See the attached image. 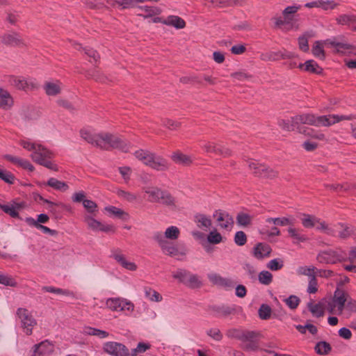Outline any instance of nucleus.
<instances>
[{"mask_svg":"<svg viewBox=\"0 0 356 356\" xmlns=\"http://www.w3.org/2000/svg\"><path fill=\"white\" fill-rule=\"evenodd\" d=\"M111 257L124 268L134 271L137 269V266L135 263L129 261L126 259L125 257L121 253V250L116 249L112 251Z\"/></svg>","mask_w":356,"mask_h":356,"instance_id":"nucleus-16","label":"nucleus"},{"mask_svg":"<svg viewBox=\"0 0 356 356\" xmlns=\"http://www.w3.org/2000/svg\"><path fill=\"white\" fill-rule=\"evenodd\" d=\"M288 232L290 234V236L293 238L294 243H303L307 241L308 239L306 235L300 234L295 228H289Z\"/></svg>","mask_w":356,"mask_h":356,"instance_id":"nucleus-38","label":"nucleus"},{"mask_svg":"<svg viewBox=\"0 0 356 356\" xmlns=\"http://www.w3.org/2000/svg\"><path fill=\"white\" fill-rule=\"evenodd\" d=\"M74 46L76 45L78 47H76V49L78 50H81V49L83 50L85 54L90 58L94 60V62L97 63L99 60V58H100L99 54L93 49L88 48V47L83 48L81 44H77V43H74Z\"/></svg>","mask_w":356,"mask_h":356,"instance_id":"nucleus-42","label":"nucleus"},{"mask_svg":"<svg viewBox=\"0 0 356 356\" xmlns=\"http://www.w3.org/2000/svg\"><path fill=\"white\" fill-rule=\"evenodd\" d=\"M300 8V6H287L282 12L283 18L291 23L293 20V15Z\"/></svg>","mask_w":356,"mask_h":356,"instance_id":"nucleus-36","label":"nucleus"},{"mask_svg":"<svg viewBox=\"0 0 356 356\" xmlns=\"http://www.w3.org/2000/svg\"><path fill=\"white\" fill-rule=\"evenodd\" d=\"M80 136L88 143L104 150L118 149L123 152H127L131 147V143L124 138L110 133L93 134L87 130L81 129Z\"/></svg>","mask_w":356,"mask_h":356,"instance_id":"nucleus-1","label":"nucleus"},{"mask_svg":"<svg viewBox=\"0 0 356 356\" xmlns=\"http://www.w3.org/2000/svg\"><path fill=\"white\" fill-rule=\"evenodd\" d=\"M13 104V99L10 94L3 89H0V107L8 109Z\"/></svg>","mask_w":356,"mask_h":356,"instance_id":"nucleus-32","label":"nucleus"},{"mask_svg":"<svg viewBox=\"0 0 356 356\" xmlns=\"http://www.w3.org/2000/svg\"><path fill=\"white\" fill-rule=\"evenodd\" d=\"M54 350V344L48 340H44L35 344L28 354V356H49Z\"/></svg>","mask_w":356,"mask_h":356,"instance_id":"nucleus-11","label":"nucleus"},{"mask_svg":"<svg viewBox=\"0 0 356 356\" xmlns=\"http://www.w3.org/2000/svg\"><path fill=\"white\" fill-rule=\"evenodd\" d=\"M149 348H150L149 344L140 342L138 343L136 348L132 349L131 351L129 352V355L136 356L139 353H145Z\"/></svg>","mask_w":356,"mask_h":356,"instance_id":"nucleus-55","label":"nucleus"},{"mask_svg":"<svg viewBox=\"0 0 356 356\" xmlns=\"http://www.w3.org/2000/svg\"><path fill=\"white\" fill-rule=\"evenodd\" d=\"M227 337L241 341V348L245 351L255 352L260 350L261 334L256 331L232 329L227 332ZM261 350H264L261 349Z\"/></svg>","mask_w":356,"mask_h":356,"instance_id":"nucleus-4","label":"nucleus"},{"mask_svg":"<svg viewBox=\"0 0 356 356\" xmlns=\"http://www.w3.org/2000/svg\"><path fill=\"white\" fill-rule=\"evenodd\" d=\"M315 350L318 355H327L332 350L330 344L326 341H319L315 346Z\"/></svg>","mask_w":356,"mask_h":356,"instance_id":"nucleus-40","label":"nucleus"},{"mask_svg":"<svg viewBox=\"0 0 356 356\" xmlns=\"http://www.w3.org/2000/svg\"><path fill=\"white\" fill-rule=\"evenodd\" d=\"M355 118H356V117L354 115H328L316 116L311 113H303L292 117V122H293V124H296L297 131L299 133L306 134L307 131L312 130L309 128L301 127V124H308L315 127H329L341 120H351Z\"/></svg>","mask_w":356,"mask_h":356,"instance_id":"nucleus-2","label":"nucleus"},{"mask_svg":"<svg viewBox=\"0 0 356 356\" xmlns=\"http://www.w3.org/2000/svg\"><path fill=\"white\" fill-rule=\"evenodd\" d=\"M83 206L86 209V210L90 214L95 215V213L97 211V205L92 200L86 199V200L83 201Z\"/></svg>","mask_w":356,"mask_h":356,"instance_id":"nucleus-58","label":"nucleus"},{"mask_svg":"<svg viewBox=\"0 0 356 356\" xmlns=\"http://www.w3.org/2000/svg\"><path fill=\"white\" fill-rule=\"evenodd\" d=\"M253 220V216L250 215L248 213H245L243 211L238 212L236 217V223L238 226L241 227H248L252 225Z\"/></svg>","mask_w":356,"mask_h":356,"instance_id":"nucleus-28","label":"nucleus"},{"mask_svg":"<svg viewBox=\"0 0 356 356\" xmlns=\"http://www.w3.org/2000/svg\"><path fill=\"white\" fill-rule=\"evenodd\" d=\"M340 227L342 230L339 231L338 236L342 239L348 238L354 232L353 227L342 223H338L335 227Z\"/></svg>","mask_w":356,"mask_h":356,"instance_id":"nucleus-39","label":"nucleus"},{"mask_svg":"<svg viewBox=\"0 0 356 356\" xmlns=\"http://www.w3.org/2000/svg\"><path fill=\"white\" fill-rule=\"evenodd\" d=\"M307 307L312 315L315 317L319 318L324 315L325 306L322 302L314 304L313 302H309L307 304Z\"/></svg>","mask_w":356,"mask_h":356,"instance_id":"nucleus-30","label":"nucleus"},{"mask_svg":"<svg viewBox=\"0 0 356 356\" xmlns=\"http://www.w3.org/2000/svg\"><path fill=\"white\" fill-rule=\"evenodd\" d=\"M104 350L113 356H129V349L122 343L108 341L104 344Z\"/></svg>","mask_w":356,"mask_h":356,"instance_id":"nucleus-12","label":"nucleus"},{"mask_svg":"<svg viewBox=\"0 0 356 356\" xmlns=\"http://www.w3.org/2000/svg\"><path fill=\"white\" fill-rule=\"evenodd\" d=\"M336 22L339 25L350 26L353 31H356V15L353 13L339 15L336 18Z\"/></svg>","mask_w":356,"mask_h":356,"instance_id":"nucleus-18","label":"nucleus"},{"mask_svg":"<svg viewBox=\"0 0 356 356\" xmlns=\"http://www.w3.org/2000/svg\"><path fill=\"white\" fill-rule=\"evenodd\" d=\"M301 222L305 228H312L317 222H319V218L315 216L302 213L301 215Z\"/></svg>","mask_w":356,"mask_h":356,"instance_id":"nucleus-29","label":"nucleus"},{"mask_svg":"<svg viewBox=\"0 0 356 356\" xmlns=\"http://www.w3.org/2000/svg\"><path fill=\"white\" fill-rule=\"evenodd\" d=\"M234 242L239 246L244 245L247 242V236L243 231H238L234 236Z\"/></svg>","mask_w":356,"mask_h":356,"instance_id":"nucleus-62","label":"nucleus"},{"mask_svg":"<svg viewBox=\"0 0 356 356\" xmlns=\"http://www.w3.org/2000/svg\"><path fill=\"white\" fill-rule=\"evenodd\" d=\"M164 233L166 238L175 240L178 238L180 232L178 227L175 226H170L166 229Z\"/></svg>","mask_w":356,"mask_h":356,"instance_id":"nucleus-51","label":"nucleus"},{"mask_svg":"<svg viewBox=\"0 0 356 356\" xmlns=\"http://www.w3.org/2000/svg\"><path fill=\"white\" fill-rule=\"evenodd\" d=\"M195 222L200 229L207 230L211 226V219L204 214L197 213L195 216Z\"/></svg>","mask_w":356,"mask_h":356,"instance_id":"nucleus-26","label":"nucleus"},{"mask_svg":"<svg viewBox=\"0 0 356 356\" xmlns=\"http://www.w3.org/2000/svg\"><path fill=\"white\" fill-rule=\"evenodd\" d=\"M42 291L49 292V293H56V294H59V295L70 296H74V293L69 290L62 289L60 288H56V287L49 286L42 287Z\"/></svg>","mask_w":356,"mask_h":356,"instance_id":"nucleus-45","label":"nucleus"},{"mask_svg":"<svg viewBox=\"0 0 356 356\" xmlns=\"http://www.w3.org/2000/svg\"><path fill=\"white\" fill-rule=\"evenodd\" d=\"M43 88L47 95L56 96L61 92V83L59 81L56 82L46 81L44 83Z\"/></svg>","mask_w":356,"mask_h":356,"instance_id":"nucleus-22","label":"nucleus"},{"mask_svg":"<svg viewBox=\"0 0 356 356\" xmlns=\"http://www.w3.org/2000/svg\"><path fill=\"white\" fill-rule=\"evenodd\" d=\"M316 268L311 266H300L297 269V273L300 275H306L308 276L310 279L312 276H316Z\"/></svg>","mask_w":356,"mask_h":356,"instance_id":"nucleus-43","label":"nucleus"},{"mask_svg":"<svg viewBox=\"0 0 356 356\" xmlns=\"http://www.w3.org/2000/svg\"><path fill=\"white\" fill-rule=\"evenodd\" d=\"M37 325L38 323L34 316L26 309H24V334H32L33 329Z\"/></svg>","mask_w":356,"mask_h":356,"instance_id":"nucleus-17","label":"nucleus"},{"mask_svg":"<svg viewBox=\"0 0 356 356\" xmlns=\"http://www.w3.org/2000/svg\"><path fill=\"white\" fill-rule=\"evenodd\" d=\"M258 279L261 284L268 285L273 281V275L267 270H263L259 274Z\"/></svg>","mask_w":356,"mask_h":356,"instance_id":"nucleus-52","label":"nucleus"},{"mask_svg":"<svg viewBox=\"0 0 356 356\" xmlns=\"http://www.w3.org/2000/svg\"><path fill=\"white\" fill-rule=\"evenodd\" d=\"M326 187L330 190L334 191H347L351 189V184L348 183H344L343 184H327Z\"/></svg>","mask_w":356,"mask_h":356,"instance_id":"nucleus-59","label":"nucleus"},{"mask_svg":"<svg viewBox=\"0 0 356 356\" xmlns=\"http://www.w3.org/2000/svg\"><path fill=\"white\" fill-rule=\"evenodd\" d=\"M122 302V298H108L106 302V305L107 307L111 309V310L118 311L119 304H121Z\"/></svg>","mask_w":356,"mask_h":356,"instance_id":"nucleus-57","label":"nucleus"},{"mask_svg":"<svg viewBox=\"0 0 356 356\" xmlns=\"http://www.w3.org/2000/svg\"><path fill=\"white\" fill-rule=\"evenodd\" d=\"M202 283L200 280H199L197 275L191 274L190 273L189 275L188 276V278L186 280V282L185 283V285L190 288H198L201 286Z\"/></svg>","mask_w":356,"mask_h":356,"instance_id":"nucleus-49","label":"nucleus"},{"mask_svg":"<svg viewBox=\"0 0 356 356\" xmlns=\"http://www.w3.org/2000/svg\"><path fill=\"white\" fill-rule=\"evenodd\" d=\"M24 149L31 152L30 156L35 163L53 171H58V165L52 161L55 154L51 150L30 139L24 140Z\"/></svg>","mask_w":356,"mask_h":356,"instance_id":"nucleus-3","label":"nucleus"},{"mask_svg":"<svg viewBox=\"0 0 356 356\" xmlns=\"http://www.w3.org/2000/svg\"><path fill=\"white\" fill-rule=\"evenodd\" d=\"M49 218L47 214L41 213L38 216V218L35 220L32 218H26V221L31 225L37 227V224L46 223L48 222Z\"/></svg>","mask_w":356,"mask_h":356,"instance_id":"nucleus-50","label":"nucleus"},{"mask_svg":"<svg viewBox=\"0 0 356 356\" xmlns=\"http://www.w3.org/2000/svg\"><path fill=\"white\" fill-rule=\"evenodd\" d=\"M286 305L291 309H295L298 307L300 300V298L294 295L290 296L288 298L284 300Z\"/></svg>","mask_w":356,"mask_h":356,"instance_id":"nucleus-63","label":"nucleus"},{"mask_svg":"<svg viewBox=\"0 0 356 356\" xmlns=\"http://www.w3.org/2000/svg\"><path fill=\"white\" fill-rule=\"evenodd\" d=\"M283 266V261L281 259H272L267 264V268L271 270H280Z\"/></svg>","mask_w":356,"mask_h":356,"instance_id":"nucleus-64","label":"nucleus"},{"mask_svg":"<svg viewBox=\"0 0 356 356\" xmlns=\"http://www.w3.org/2000/svg\"><path fill=\"white\" fill-rule=\"evenodd\" d=\"M238 309H241L240 307L236 305L232 306H214L213 310L216 313L218 316L227 317L229 315L236 313Z\"/></svg>","mask_w":356,"mask_h":356,"instance_id":"nucleus-21","label":"nucleus"},{"mask_svg":"<svg viewBox=\"0 0 356 356\" xmlns=\"http://www.w3.org/2000/svg\"><path fill=\"white\" fill-rule=\"evenodd\" d=\"M161 249L165 254L170 257L186 254L185 252H179L175 245L168 241L161 247Z\"/></svg>","mask_w":356,"mask_h":356,"instance_id":"nucleus-25","label":"nucleus"},{"mask_svg":"<svg viewBox=\"0 0 356 356\" xmlns=\"http://www.w3.org/2000/svg\"><path fill=\"white\" fill-rule=\"evenodd\" d=\"M40 111L38 108L31 106L28 107L26 113L25 118L28 120H35L40 118Z\"/></svg>","mask_w":356,"mask_h":356,"instance_id":"nucleus-44","label":"nucleus"},{"mask_svg":"<svg viewBox=\"0 0 356 356\" xmlns=\"http://www.w3.org/2000/svg\"><path fill=\"white\" fill-rule=\"evenodd\" d=\"M142 190L148 195V201L150 202L161 204L167 207L176 205V199L167 190L154 186H145Z\"/></svg>","mask_w":356,"mask_h":356,"instance_id":"nucleus-6","label":"nucleus"},{"mask_svg":"<svg viewBox=\"0 0 356 356\" xmlns=\"http://www.w3.org/2000/svg\"><path fill=\"white\" fill-rule=\"evenodd\" d=\"M266 222L273 223L276 225L280 226H286V225H293L294 224V219L289 218L286 217L283 218H268L266 219Z\"/></svg>","mask_w":356,"mask_h":356,"instance_id":"nucleus-34","label":"nucleus"},{"mask_svg":"<svg viewBox=\"0 0 356 356\" xmlns=\"http://www.w3.org/2000/svg\"><path fill=\"white\" fill-rule=\"evenodd\" d=\"M346 259V253L341 249L320 250L316 255L317 261L323 264H335Z\"/></svg>","mask_w":356,"mask_h":356,"instance_id":"nucleus-8","label":"nucleus"},{"mask_svg":"<svg viewBox=\"0 0 356 356\" xmlns=\"http://www.w3.org/2000/svg\"><path fill=\"white\" fill-rule=\"evenodd\" d=\"M219 145L211 141H203L201 145L202 149L207 153H213L217 154Z\"/></svg>","mask_w":356,"mask_h":356,"instance_id":"nucleus-47","label":"nucleus"},{"mask_svg":"<svg viewBox=\"0 0 356 356\" xmlns=\"http://www.w3.org/2000/svg\"><path fill=\"white\" fill-rule=\"evenodd\" d=\"M298 67L300 69H303L305 71L316 74H321L323 72V68L321 67L314 60H309L305 63H300L298 65Z\"/></svg>","mask_w":356,"mask_h":356,"instance_id":"nucleus-24","label":"nucleus"},{"mask_svg":"<svg viewBox=\"0 0 356 356\" xmlns=\"http://www.w3.org/2000/svg\"><path fill=\"white\" fill-rule=\"evenodd\" d=\"M135 0H111L108 3L112 6L118 5L121 6L122 9H127L135 7Z\"/></svg>","mask_w":356,"mask_h":356,"instance_id":"nucleus-41","label":"nucleus"},{"mask_svg":"<svg viewBox=\"0 0 356 356\" xmlns=\"http://www.w3.org/2000/svg\"><path fill=\"white\" fill-rule=\"evenodd\" d=\"M105 210L119 218H124V216H128L123 210L113 206L107 207Z\"/></svg>","mask_w":356,"mask_h":356,"instance_id":"nucleus-61","label":"nucleus"},{"mask_svg":"<svg viewBox=\"0 0 356 356\" xmlns=\"http://www.w3.org/2000/svg\"><path fill=\"white\" fill-rule=\"evenodd\" d=\"M349 296L350 295L347 291L342 288L337 286L332 300L327 303V309L330 313H334L336 309L337 313L341 314L344 309Z\"/></svg>","mask_w":356,"mask_h":356,"instance_id":"nucleus-9","label":"nucleus"},{"mask_svg":"<svg viewBox=\"0 0 356 356\" xmlns=\"http://www.w3.org/2000/svg\"><path fill=\"white\" fill-rule=\"evenodd\" d=\"M324 46L334 47L336 51L342 54H353L356 55V48L346 42L339 40V38H332L325 40L316 41L312 47V54L319 59L324 60L325 57Z\"/></svg>","mask_w":356,"mask_h":356,"instance_id":"nucleus-5","label":"nucleus"},{"mask_svg":"<svg viewBox=\"0 0 356 356\" xmlns=\"http://www.w3.org/2000/svg\"><path fill=\"white\" fill-rule=\"evenodd\" d=\"M117 195L120 197L123 198L124 200H125L129 202H135L137 199L136 195H135L131 192L125 191L123 190H118Z\"/></svg>","mask_w":356,"mask_h":356,"instance_id":"nucleus-56","label":"nucleus"},{"mask_svg":"<svg viewBox=\"0 0 356 356\" xmlns=\"http://www.w3.org/2000/svg\"><path fill=\"white\" fill-rule=\"evenodd\" d=\"M20 35L16 33H7L1 37V42L10 46H17L20 43Z\"/></svg>","mask_w":356,"mask_h":356,"instance_id":"nucleus-27","label":"nucleus"},{"mask_svg":"<svg viewBox=\"0 0 356 356\" xmlns=\"http://www.w3.org/2000/svg\"><path fill=\"white\" fill-rule=\"evenodd\" d=\"M213 218H216L222 229H228L234 225V218L227 211L216 210L213 213Z\"/></svg>","mask_w":356,"mask_h":356,"instance_id":"nucleus-14","label":"nucleus"},{"mask_svg":"<svg viewBox=\"0 0 356 356\" xmlns=\"http://www.w3.org/2000/svg\"><path fill=\"white\" fill-rule=\"evenodd\" d=\"M271 308L266 304H262L259 309V316L262 320H267L270 318L271 315Z\"/></svg>","mask_w":356,"mask_h":356,"instance_id":"nucleus-53","label":"nucleus"},{"mask_svg":"<svg viewBox=\"0 0 356 356\" xmlns=\"http://www.w3.org/2000/svg\"><path fill=\"white\" fill-rule=\"evenodd\" d=\"M172 159L176 163L188 165L191 163V158L181 152H175L172 155Z\"/></svg>","mask_w":356,"mask_h":356,"instance_id":"nucleus-35","label":"nucleus"},{"mask_svg":"<svg viewBox=\"0 0 356 356\" xmlns=\"http://www.w3.org/2000/svg\"><path fill=\"white\" fill-rule=\"evenodd\" d=\"M134 155L143 164L157 171H166L169 168L165 159L148 150L139 149L135 152Z\"/></svg>","mask_w":356,"mask_h":356,"instance_id":"nucleus-7","label":"nucleus"},{"mask_svg":"<svg viewBox=\"0 0 356 356\" xmlns=\"http://www.w3.org/2000/svg\"><path fill=\"white\" fill-rule=\"evenodd\" d=\"M278 125L284 130L286 131H294L297 130V126L296 124H293V122H292V118H291V121L286 120H278Z\"/></svg>","mask_w":356,"mask_h":356,"instance_id":"nucleus-54","label":"nucleus"},{"mask_svg":"<svg viewBox=\"0 0 356 356\" xmlns=\"http://www.w3.org/2000/svg\"><path fill=\"white\" fill-rule=\"evenodd\" d=\"M271 250V248L268 244L259 243L253 248V255L257 259H262L268 257Z\"/></svg>","mask_w":356,"mask_h":356,"instance_id":"nucleus-19","label":"nucleus"},{"mask_svg":"<svg viewBox=\"0 0 356 356\" xmlns=\"http://www.w3.org/2000/svg\"><path fill=\"white\" fill-rule=\"evenodd\" d=\"M207 240L210 243L218 244L222 241V236L215 229L208 234Z\"/></svg>","mask_w":356,"mask_h":356,"instance_id":"nucleus-60","label":"nucleus"},{"mask_svg":"<svg viewBox=\"0 0 356 356\" xmlns=\"http://www.w3.org/2000/svg\"><path fill=\"white\" fill-rule=\"evenodd\" d=\"M211 2L218 7L241 6L243 0H211Z\"/></svg>","mask_w":356,"mask_h":356,"instance_id":"nucleus-37","label":"nucleus"},{"mask_svg":"<svg viewBox=\"0 0 356 356\" xmlns=\"http://www.w3.org/2000/svg\"><path fill=\"white\" fill-rule=\"evenodd\" d=\"M208 279L213 284L226 289H231L234 286V283L231 279L223 277L217 273L208 274Z\"/></svg>","mask_w":356,"mask_h":356,"instance_id":"nucleus-15","label":"nucleus"},{"mask_svg":"<svg viewBox=\"0 0 356 356\" xmlns=\"http://www.w3.org/2000/svg\"><path fill=\"white\" fill-rule=\"evenodd\" d=\"M161 23L163 24L173 26L177 29H184L186 26L185 21L179 16L170 15L167 18L163 19Z\"/></svg>","mask_w":356,"mask_h":356,"instance_id":"nucleus-23","label":"nucleus"},{"mask_svg":"<svg viewBox=\"0 0 356 356\" xmlns=\"http://www.w3.org/2000/svg\"><path fill=\"white\" fill-rule=\"evenodd\" d=\"M1 209L13 218H19V211L22 208V203L13 202L8 204H0Z\"/></svg>","mask_w":356,"mask_h":356,"instance_id":"nucleus-20","label":"nucleus"},{"mask_svg":"<svg viewBox=\"0 0 356 356\" xmlns=\"http://www.w3.org/2000/svg\"><path fill=\"white\" fill-rule=\"evenodd\" d=\"M84 221L87 224L88 228L93 231H102L104 232H115V229L113 225H104L101 222L93 218L90 215H86L84 216Z\"/></svg>","mask_w":356,"mask_h":356,"instance_id":"nucleus-13","label":"nucleus"},{"mask_svg":"<svg viewBox=\"0 0 356 356\" xmlns=\"http://www.w3.org/2000/svg\"><path fill=\"white\" fill-rule=\"evenodd\" d=\"M47 185L55 190L63 192L66 191L69 188L65 182L59 181L57 179L53 177L48 179Z\"/></svg>","mask_w":356,"mask_h":356,"instance_id":"nucleus-33","label":"nucleus"},{"mask_svg":"<svg viewBox=\"0 0 356 356\" xmlns=\"http://www.w3.org/2000/svg\"><path fill=\"white\" fill-rule=\"evenodd\" d=\"M248 166L252 171V173L258 177L273 179L278 175V172L274 169L257 161H249Z\"/></svg>","mask_w":356,"mask_h":356,"instance_id":"nucleus-10","label":"nucleus"},{"mask_svg":"<svg viewBox=\"0 0 356 356\" xmlns=\"http://www.w3.org/2000/svg\"><path fill=\"white\" fill-rule=\"evenodd\" d=\"M83 333L86 335L96 336L99 339H105L109 336L108 332L92 327H86L83 329Z\"/></svg>","mask_w":356,"mask_h":356,"instance_id":"nucleus-31","label":"nucleus"},{"mask_svg":"<svg viewBox=\"0 0 356 356\" xmlns=\"http://www.w3.org/2000/svg\"><path fill=\"white\" fill-rule=\"evenodd\" d=\"M88 79H93L98 82H104L106 77L99 70H87L85 74Z\"/></svg>","mask_w":356,"mask_h":356,"instance_id":"nucleus-46","label":"nucleus"},{"mask_svg":"<svg viewBox=\"0 0 356 356\" xmlns=\"http://www.w3.org/2000/svg\"><path fill=\"white\" fill-rule=\"evenodd\" d=\"M189 274L190 272H188V270L179 268L175 272L172 273V277L173 278L178 280L180 282L185 284Z\"/></svg>","mask_w":356,"mask_h":356,"instance_id":"nucleus-48","label":"nucleus"}]
</instances>
